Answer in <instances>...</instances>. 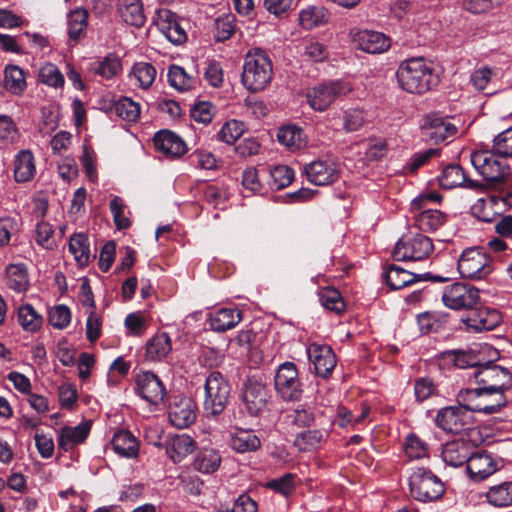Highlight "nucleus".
<instances>
[{
	"mask_svg": "<svg viewBox=\"0 0 512 512\" xmlns=\"http://www.w3.org/2000/svg\"><path fill=\"white\" fill-rule=\"evenodd\" d=\"M400 87L408 93L423 94L437 86L439 76L423 58L403 61L396 72Z\"/></svg>",
	"mask_w": 512,
	"mask_h": 512,
	"instance_id": "f257e3e1",
	"label": "nucleus"
},
{
	"mask_svg": "<svg viewBox=\"0 0 512 512\" xmlns=\"http://www.w3.org/2000/svg\"><path fill=\"white\" fill-rule=\"evenodd\" d=\"M470 159L475 170L490 185H502L511 175L507 158L500 155L493 147L491 150L474 151Z\"/></svg>",
	"mask_w": 512,
	"mask_h": 512,
	"instance_id": "f03ea898",
	"label": "nucleus"
},
{
	"mask_svg": "<svg viewBox=\"0 0 512 512\" xmlns=\"http://www.w3.org/2000/svg\"><path fill=\"white\" fill-rule=\"evenodd\" d=\"M273 77L272 63L261 49L249 52L244 61L242 83L251 92L264 90Z\"/></svg>",
	"mask_w": 512,
	"mask_h": 512,
	"instance_id": "7ed1b4c3",
	"label": "nucleus"
},
{
	"mask_svg": "<svg viewBox=\"0 0 512 512\" xmlns=\"http://www.w3.org/2000/svg\"><path fill=\"white\" fill-rule=\"evenodd\" d=\"M204 411L207 417L220 415L230 397V385L224 376L218 371H212L205 381Z\"/></svg>",
	"mask_w": 512,
	"mask_h": 512,
	"instance_id": "20e7f679",
	"label": "nucleus"
},
{
	"mask_svg": "<svg viewBox=\"0 0 512 512\" xmlns=\"http://www.w3.org/2000/svg\"><path fill=\"white\" fill-rule=\"evenodd\" d=\"M443 482L431 471L417 468L410 476V492L421 502H430L444 494Z\"/></svg>",
	"mask_w": 512,
	"mask_h": 512,
	"instance_id": "39448f33",
	"label": "nucleus"
},
{
	"mask_svg": "<svg viewBox=\"0 0 512 512\" xmlns=\"http://www.w3.org/2000/svg\"><path fill=\"white\" fill-rule=\"evenodd\" d=\"M472 376L479 386L503 395L512 388V373L492 362L481 364Z\"/></svg>",
	"mask_w": 512,
	"mask_h": 512,
	"instance_id": "423d86ee",
	"label": "nucleus"
},
{
	"mask_svg": "<svg viewBox=\"0 0 512 512\" xmlns=\"http://www.w3.org/2000/svg\"><path fill=\"white\" fill-rule=\"evenodd\" d=\"M480 300L479 290L469 284L456 282L444 288L442 301L453 310L473 309Z\"/></svg>",
	"mask_w": 512,
	"mask_h": 512,
	"instance_id": "0eeeda50",
	"label": "nucleus"
},
{
	"mask_svg": "<svg viewBox=\"0 0 512 512\" xmlns=\"http://www.w3.org/2000/svg\"><path fill=\"white\" fill-rule=\"evenodd\" d=\"M433 251V244L429 237L417 234L410 238H401L393 250L396 261H420L427 258Z\"/></svg>",
	"mask_w": 512,
	"mask_h": 512,
	"instance_id": "6e6552de",
	"label": "nucleus"
},
{
	"mask_svg": "<svg viewBox=\"0 0 512 512\" xmlns=\"http://www.w3.org/2000/svg\"><path fill=\"white\" fill-rule=\"evenodd\" d=\"M420 130L422 140L429 144H439L457 133L456 126L449 118L435 113L424 117Z\"/></svg>",
	"mask_w": 512,
	"mask_h": 512,
	"instance_id": "1a4fd4ad",
	"label": "nucleus"
},
{
	"mask_svg": "<svg viewBox=\"0 0 512 512\" xmlns=\"http://www.w3.org/2000/svg\"><path fill=\"white\" fill-rule=\"evenodd\" d=\"M274 384L277 393L285 401L298 400L302 394L298 371L292 362L280 365L275 374Z\"/></svg>",
	"mask_w": 512,
	"mask_h": 512,
	"instance_id": "9d476101",
	"label": "nucleus"
},
{
	"mask_svg": "<svg viewBox=\"0 0 512 512\" xmlns=\"http://www.w3.org/2000/svg\"><path fill=\"white\" fill-rule=\"evenodd\" d=\"M435 423L446 433L460 434L471 426L472 415L459 404L447 406L437 412Z\"/></svg>",
	"mask_w": 512,
	"mask_h": 512,
	"instance_id": "9b49d317",
	"label": "nucleus"
},
{
	"mask_svg": "<svg viewBox=\"0 0 512 512\" xmlns=\"http://www.w3.org/2000/svg\"><path fill=\"white\" fill-rule=\"evenodd\" d=\"M489 258L479 248L466 249L458 260V271L463 278L481 279L490 273Z\"/></svg>",
	"mask_w": 512,
	"mask_h": 512,
	"instance_id": "f8f14e48",
	"label": "nucleus"
},
{
	"mask_svg": "<svg viewBox=\"0 0 512 512\" xmlns=\"http://www.w3.org/2000/svg\"><path fill=\"white\" fill-rule=\"evenodd\" d=\"M351 91L349 84L335 81L329 84H319L307 92L309 105L317 111L326 110L337 97Z\"/></svg>",
	"mask_w": 512,
	"mask_h": 512,
	"instance_id": "ddd939ff",
	"label": "nucleus"
},
{
	"mask_svg": "<svg viewBox=\"0 0 512 512\" xmlns=\"http://www.w3.org/2000/svg\"><path fill=\"white\" fill-rule=\"evenodd\" d=\"M270 392L267 386L256 377H251L245 384L243 402L250 415L257 416L267 410Z\"/></svg>",
	"mask_w": 512,
	"mask_h": 512,
	"instance_id": "4468645a",
	"label": "nucleus"
},
{
	"mask_svg": "<svg viewBox=\"0 0 512 512\" xmlns=\"http://www.w3.org/2000/svg\"><path fill=\"white\" fill-rule=\"evenodd\" d=\"M136 391L144 400L153 405L161 403L165 397V388L159 377L149 371L136 376Z\"/></svg>",
	"mask_w": 512,
	"mask_h": 512,
	"instance_id": "2eb2a0df",
	"label": "nucleus"
},
{
	"mask_svg": "<svg viewBox=\"0 0 512 512\" xmlns=\"http://www.w3.org/2000/svg\"><path fill=\"white\" fill-rule=\"evenodd\" d=\"M439 185L445 189L454 187H465L476 192H483L485 185L479 181L469 179L462 167L458 164H450L446 166L441 175L438 177Z\"/></svg>",
	"mask_w": 512,
	"mask_h": 512,
	"instance_id": "dca6fc26",
	"label": "nucleus"
},
{
	"mask_svg": "<svg viewBox=\"0 0 512 512\" xmlns=\"http://www.w3.org/2000/svg\"><path fill=\"white\" fill-rule=\"evenodd\" d=\"M307 354L318 376L326 378L332 373L337 360L330 346L312 343L307 348Z\"/></svg>",
	"mask_w": 512,
	"mask_h": 512,
	"instance_id": "f3484780",
	"label": "nucleus"
},
{
	"mask_svg": "<svg viewBox=\"0 0 512 512\" xmlns=\"http://www.w3.org/2000/svg\"><path fill=\"white\" fill-rule=\"evenodd\" d=\"M304 174L314 185H329L339 177V170L331 160H316L304 166Z\"/></svg>",
	"mask_w": 512,
	"mask_h": 512,
	"instance_id": "a211bd4d",
	"label": "nucleus"
},
{
	"mask_svg": "<svg viewBox=\"0 0 512 512\" xmlns=\"http://www.w3.org/2000/svg\"><path fill=\"white\" fill-rule=\"evenodd\" d=\"M154 23L163 35L174 44H182L186 41L185 30L180 26L174 12L161 8L156 12Z\"/></svg>",
	"mask_w": 512,
	"mask_h": 512,
	"instance_id": "6ab92c4d",
	"label": "nucleus"
},
{
	"mask_svg": "<svg viewBox=\"0 0 512 512\" xmlns=\"http://www.w3.org/2000/svg\"><path fill=\"white\" fill-rule=\"evenodd\" d=\"M469 311V315L462 321L468 328L476 332L493 330L502 320L501 314L497 310L488 307L476 308L475 306Z\"/></svg>",
	"mask_w": 512,
	"mask_h": 512,
	"instance_id": "aec40b11",
	"label": "nucleus"
},
{
	"mask_svg": "<svg viewBox=\"0 0 512 512\" xmlns=\"http://www.w3.org/2000/svg\"><path fill=\"white\" fill-rule=\"evenodd\" d=\"M467 472L474 481H482L497 470V464L486 451L470 455L466 465Z\"/></svg>",
	"mask_w": 512,
	"mask_h": 512,
	"instance_id": "412c9836",
	"label": "nucleus"
},
{
	"mask_svg": "<svg viewBox=\"0 0 512 512\" xmlns=\"http://www.w3.org/2000/svg\"><path fill=\"white\" fill-rule=\"evenodd\" d=\"M196 419L195 404L187 397L175 401L169 408V420L177 428L183 429Z\"/></svg>",
	"mask_w": 512,
	"mask_h": 512,
	"instance_id": "4be33fe9",
	"label": "nucleus"
},
{
	"mask_svg": "<svg viewBox=\"0 0 512 512\" xmlns=\"http://www.w3.org/2000/svg\"><path fill=\"white\" fill-rule=\"evenodd\" d=\"M353 41L359 49L371 54L385 52L390 47V39L377 31H359L354 34Z\"/></svg>",
	"mask_w": 512,
	"mask_h": 512,
	"instance_id": "5701e85b",
	"label": "nucleus"
},
{
	"mask_svg": "<svg viewBox=\"0 0 512 512\" xmlns=\"http://www.w3.org/2000/svg\"><path fill=\"white\" fill-rule=\"evenodd\" d=\"M428 277V273L424 275L415 274L395 264L389 265L383 273L386 284L393 290L401 289L414 282L427 279Z\"/></svg>",
	"mask_w": 512,
	"mask_h": 512,
	"instance_id": "b1692460",
	"label": "nucleus"
},
{
	"mask_svg": "<svg viewBox=\"0 0 512 512\" xmlns=\"http://www.w3.org/2000/svg\"><path fill=\"white\" fill-rule=\"evenodd\" d=\"M154 145L156 149L169 157H179L186 152V144L175 133L162 130L155 134Z\"/></svg>",
	"mask_w": 512,
	"mask_h": 512,
	"instance_id": "393cba45",
	"label": "nucleus"
},
{
	"mask_svg": "<svg viewBox=\"0 0 512 512\" xmlns=\"http://www.w3.org/2000/svg\"><path fill=\"white\" fill-rule=\"evenodd\" d=\"M90 432V424L83 422L77 426H65L60 429L58 435V446L63 451L72 450L76 445L83 443Z\"/></svg>",
	"mask_w": 512,
	"mask_h": 512,
	"instance_id": "a878e982",
	"label": "nucleus"
},
{
	"mask_svg": "<svg viewBox=\"0 0 512 512\" xmlns=\"http://www.w3.org/2000/svg\"><path fill=\"white\" fill-rule=\"evenodd\" d=\"M117 11L128 25L142 27L146 21L141 0H116Z\"/></svg>",
	"mask_w": 512,
	"mask_h": 512,
	"instance_id": "bb28decb",
	"label": "nucleus"
},
{
	"mask_svg": "<svg viewBox=\"0 0 512 512\" xmlns=\"http://www.w3.org/2000/svg\"><path fill=\"white\" fill-rule=\"evenodd\" d=\"M470 457V445L463 440L447 442L442 449V458L445 463L453 467H459L468 463Z\"/></svg>",
	"mask_w": 512,
	"mask_h": 512,
	"instance_id": "cd10ccee",
	"label": "nucleus"
},
{
	"mask_svg": "<svg viewBox=\"0 0 512 512\" xmlns=\"http://www.w3.org/2000/svg\"><path fill=\"white\" fill-rule=\"evenodd\" d=\"M171 339L166 332L154 335L146 343L145 358L151 362L164 360L171 352Z\"/></svg>",
	"mask_w": 512,
	"mask_h": 512,
	"instance_id": "c85d7f7f",
	"label": "nucleus"
},
{
	"mask_svg": "<svg viewBox=\"0 0 512 512\" xmlns=\"http://www.w3.org/2000/svg\"><path fill=\"white\" fill-rule=\"evenodd\" d=\"M36 173L35 160L30 150L20 151L14 161V178L23 183L32 180Z\"/></svg>",
	"mask_w": 512,
	"mask_h": 512,
	"instance_id": "c756f323",
	"label": "nucleus"
},
{
	"mask_svg": "<svg viewBox=\"0 0 512 512\" xmlns=\"http://www.w3.org/2000/svg\"><path fill=\"white\" fill-rule=\"evenodd\" d=\"M114 451L122 457L134 458L138 456L139 443L129 431H118L112 441Z\"/></svg>",
	"mask_w": 512,
	"mask_h": 512,
	"instance_id": "7c9ffc66",
	"label": "nucleus"
},
{
	"mask_svg": "<svg viewBox=\"0 0 512 512\" xmlns=\"http://www.w3.org/2000/svg\"><path fill=\"white\" fill-rule=\"evenodd\" d=\"M447 221V215L437 209L424 208L415 215L416 226L424 232H434Z\"/></svg>",
	"mask_w": 512,
	"mask_h": 512,
	"instance_id": "2f4dec72",
	"label": "nucleus"
},
{
	"mask_svg": "<svg viewBox=\"0 0 512 512\" xmlns=\"http://www.w3.org/2000/svg\"><path fill=\"white\" fill-rule=\"evenodd\" d=\"M242 319V312L238 309H219L210 319V327L216 332H225L234 328Z\"/></svg>",
	"mask_w": 512,
	"mask_h": 512,
	"instance_id": "473e14b6",
	"label": "nucleus"
},
{
	"mask_svg": "<svg viewBox=\"0 0 512 512\" xmlns=\"http://www.w3.org/2000/svg\"><path fill=\"white\" fill-rule=\"evenodd\" d=\"M4 88L15 96H21L26 89L25 72L17 65H7L4 69Z\"/></svg>",
	"mask_w": 512,
	"mask_h": 512,
	"instance_id": "72a5a7b5",
	"label": "nucleus"
},
{
	"mask_svg": "<svg viewBox=\"0 0 512 512\" xmlns=\"http://www.w3.org/2000/svg\"><path fill=\"white\" fill-rule=\"evenodd\" d=\"M196 448L194 439L186 434L175 435L169 441L167 451L173 462H180L185 456L192 453Z\"/></svg>",
	"mask_w": 512,
	"mask_h": 512,
	"instance_id": "f704fd0d",
	"label": "nucleus"
},
{
	"mask_svg": "<svg viewBox=\"0 0 512 512\" xmlns=\"http://www.w3.org/2000/svg\"><path fill=\"white\" fill-rule=\"evenodd\" d=\"M487 502L495 507L505 508L512 505V481H505L490 487L485 493Z\"/></svg>",
	"mask_w": 512,
	"mask_h": 512,
	"instance_id": "c9c22d12",
	"label": "nucleus"
},
{
	"mask_svg": "<svg viewBox=\"0 0 512 512\" xmlns=\"http://www.w3.org/2000/svg\"><path fill=\"white\" fill-rule=\"evenodd\" d=\"M230 446L238 453L254 452L260 448L261 441L254 432L239 430L232 435Z\"/></svg>",
	"mask_w": 512,
	"mask_h": 512,
	"instance_id": "e433bc0d",
	"label": "nucleus"
},
{
	"mask_svg": "<svg viewBox=\"0 0 512 512\" xmlns=\"http://www.w3.org/2000/svg\"><path fill=\"white\" fill-rule=\"evenodd\" d=\"M6 284L16 291L24 292L29 286L28 272L24 264H9L6 267Z\"/></svg>",
	"mask_w": 512,
	"mask_h": 512,
	"instance_id": "4c0bfd02",
	"label": "nucleus"
},
{
	"mask_svg": "<svg viewBox=\"0 0 512 512\" xmlns=\"http://www.w3.org/2000/svg\"><path fill=\"white\" fill-rule=\"evenodd\" d=\"M329 16V12L324 7L312 6L300 12L299 23L304 29L311 30L326 24Z\"/></svg>",
	"mask_w": 512,
	"mask_h": 512,
	"instance_id": "58836bf2",
	"label": "nucleus"
},
{
	"mask_svg": "<svg viewBox=\"0 0 512 512\" xmlns=\"http://www.w3.org/2000/svg\"><path fill=\"white\" fill-rule=\"evenodd\" d=\"M221 464V456L215 449L200 450L194 460V468L201 473H214Z\"/></svg>",
	"mask_w": 512,
	"mask_h": 512,
	"instance_id": "ea45409f",
	"label": "nucleus"
},
{
	"mask_svg": "<svg viewBox=\"0 0 512 512\" xmlns=\"http://www.w3.org/2000/svg\"><path fill=\"white\" fill-rule=\"evenodd\" d=\"M481 390L482 387L478 385L477 388H465L461 389L456 397L457 403L466 409L468 413L479 412L481 409H485L488 406L483 405L481 402Z\"/></svg>",
	"mask_w": 512,
	"mask_h": 512,
	"instance_id": "a19ab883",
	"label": "nucleus"
},
{
	"mask_svg": "<svg viewBox=\"0 0 512 512\" xmlns=\"http://www.w3.org/2000/svg\"><path fill=\"white\" fill-rule=\"evenodd\" d=\"M88 26V11L77 8L68 14V35L71 40H78L84 36Z\"/></svg>",
	"mask_w": 512,
	"mask_h": 512,
	"instance_id": "79ce46f5",
	"label": "nucleus"
},
{
	"mask_svg": "<svg viewBox=\"0 0 512 512\" xmlns=\"http://www.w3.org/2000/svg\"><path fill=\"white\" fill-rule=\"evenodd\" d=\"M277 139L290 150L300 149L306 144L302 129L294 125L280 128L277 133Z\"/></svg>",
	"mask_w": 512,
	"mask_h": 512,
	"instance_id": "37998d69",
	"label": "nucleus"
},
{
	"mask_svg": "<svg viewBox=\"0 0 512 512\" xmlns=\"http://www.w3.org/2000/svg\"><path fill=\"white\" fill-rule=\"evenodd\" d=\"M69 251L73 254L79 265H88L90 260V249L86 235L82 233L72 235L69 240Z\"/></svg>",
	"mask_w": 512,
	"mask_h": 512,
	"instance_id": "c03bdc74",
	"label": "nucleus"
},
{
	"mask_svg": "<svg viewBox=\"0 0 512 512\" xmlns=\"http://www.w3.org/2000/svg\"><path fill=\"white\" fill-rule=\"evenodd\" d=\"M167 77L170 86L180 92L192 89L195 84V79L188 75L182 67L177 65L169 67Z\"/></svg>",
	"mask_w": 512,
	"mask_h": 512,
	"instance_id": "a18cd8bd",
	"label": "nucleus"
},
{
	"mask_svg": "<svg viewBox=\"0 0 512 512\" xmlns=\"http://www.w3.org/2000/svg\"><path fill=\"white\" fill-rule=\"evenodd\" d=\"M481 402L488 407L481 409L480 413L490 415L499 412L507 405L508 400L506 395L482 387Z\"/></svg>",
	"mask_w": 512,
	"mask_h": 512,
	"instance_id": "49530a36",
	"label": "nucleus"
},
{
	"mask_svg": "<svg viewBox=\"0 0 512 512\" xmlns=\"http://www.w3.org/2000/svg\"><path fill=\"white\" fill-rule=\"evenodd\" d=\"M130 76L138 82L139 87L147 89L155 80L156 69L150 63L138 62L133 65Z\"/></svg>",
	"mask_w": 512,
	"mask_h": 512,
	"instance_id": "de8ad7c7",
	"label": "nucleus"
},
{
	"mask_svg": "<svg viewBox=\"0 0 512 512\" xmlns=\"http://www.w3.org/2000/svg\"><path fill=\"white\" fill-rule=\"evenodd\" d=\"M18 321L26 331L35 332L41 327L43 319L31 305L26 304L18 310Z\"/></svg>",
	"mask_w": 512,
	"mask_h": 512,
	"instance_id": "09e8293b",
	"label": "nucleus"
},
{
	"mask_svg": "<svg viewBox=\"0 0 512 512\" xmlns=\"http://www.w3.org/2000/svg\"><path fill=\"white\" fill-rule=\"evenodd\" d=\"M215 39L223 42L231 38L236 32V17L233 14H225L215 20Z\"/></svg>",
	"mask_w": 512,
	"mask_h": 512,
	"instance_id": "8fccbe9b",
	"label": "nucleus"
},
{
	"mask_svg": "<svg viewBox=\"0 0 512 512\" xmlns=\"http://www.w3.org/2000/svg\"><path fill=\"white\" fill-rule=\"evenodd\" d=\"M319 299L326 309L341 313L345 309V304L339 291L334 288H324L319 292Z\"/></svg>",
	"mask_w": 512,
	"mask_h": 512,
	"instance_id": "3c124183",
	"label": "nucleus"
},
{
	"mask_svg": "<svg viewBox=\"0 0 512 512\" xmlns=\"http://www.w3.org/2000/svg\"><path fill=\"white\" fill-rule=\"evenodd\" d=\"M114 111L124 120L136 121L140 115V106L132 99L123 97L114 104Z\"/></svg>",
	"mask_w": 512,
	"mask_h": 512,
	"instance_id": "603ef678",
	"label": "nucleus"
},
{
	"mask_svg": "<svg viewBox=\"0 0 512 512\" xmlns=\"http://www.w3.org/2000/svg\"><path fill=\"white\" fill-rule=\"evenodd\" d=\"M292 421L298 427H310L315 424L317 413L314 406L308 404L299 405L290 415Z\"/></svg>",
	"mask_w": 512,
	"mask_h": 512,
	"instance_id": "864d4df0",
	"label": "nucleus"
},
{
	"mask_svg": "<svg viewBox=\"0 0 512 512\" xmlns=\"http://www.w3.org/2000/svg\"><path fill=\"white\" fill-rule=\"evenodd\" d=\"M405 453L410 459L428 457L429 446L417 435L410 434L405 441Z\"/></svg>",
	"mask_w": 512,
	"mask_h": 512,
	"instance_id": "5fc2aeb1",
	"label": "nucleus"
},
{
	"mask_svg": "<svg viewBox=\"0 0 512 512\" xmlns=\"http://www.w3.org/2000/svg\"><path fill=\"white\" fill-rule=\"evenodd\" d=\"M39 81L51 87H62L64 84V76L58 67L52 63H47L39 70Z\"/></svg>",
	"mask_w": 512,
	"mask_h": 512,
	"instance_id": "6e6d98bb",
	"label": "nucleus"
},
{
	"mask_svg": "<svg viewBox=\"0 0 512 512\" xmlns=\"http://www.w3.org/2000/svg\"><path fill=\"white\" fill-rule=\"evenodd\" d=\"M271 176V187L276 190H280L289 186L294 179L293 170L285 165H279L274 167L270 171Z\"/></svg>",
	"mask_w": 512,
	"mask_h": 512,
	"instance_id": "4d7b16f0",
	"label": "nucleus"
},
{
	"mask_svg": "<svg viewBox=\"0 0 512 512\" xmlns=\"http://www.w3.org/2000/svg\"><path fill=\"white\" fill-rule=\"evenodd\" d=\"M323 439L324 435L320 430H307L300 433L294 443L300 451H310L318 447Z\"/></svg>",
	"mask_w": 512,
	"mask_h": 512,
	"instance_id": "13d9d810",
	"label": "nucleus"
},
{
	"mask_svg": "<svg viewBox=\"0 0 512 512\" xmlns=\"http://www.w3.org/2000/svg\"><path fill=\"white\" fill-rule=\"evenodd\" d=\"M121 69L120 59L114 55L109 54L95 68V73L100 76L110 79L115 76Z\"/></svg>",
	"mask_w": 512,
	"mask_h": 512,
	"instance_id": "bf43d9fd",
	"label": "nucleus"
},
{
	"mask_svg": "<svg viewBox=\"0 0 512 512\" xmlns=\"http://www.w3.org/2000/svg\"><path fill=\"white\" fill-rule=\"evenodd\" d=\"M49 323L57 329L66 328L71 321L70 309L65 305H57L49 311Z\"/></svg>",
	"mask_w": 512,
	"mask_h": 512,
	"instance_id": "052dcab7",
	"label": "nucleus"
},
{
	"mask_svg": "<svg viewBox=\"0 0 512 512\" xmlns=\"http://www.w3.org/2000/svg\"><path fill=\"white\" fill-rule=\"evenodd\" d=\"M493 148L500 155L512 159V127L494 137Z\"/></svg>",
	"mask_w": 512,
	"mask_h": 512,
	"instance_id": "680f3d73",
	"label": "nucleus"
},
{
	"mask_svg": "<svg viewBox=\"0 0 512 512\" xmlns=\"http://www.w3.org/2000/svg\"><path fill=\"white\" fill-rule=\"evenodd\" d=\"M125 205L120 197L115 196L110 201V210L113 215L114 223L119 230L127 229L130 227L131 222L124 214Z\"/></svg>",
	"mask_w": 512,
	"mask_h": 512,
	"instance_id": "e2e57ef3",
	"label": "nucleus"
},
{
	"mask_svg": "<svg viewBox=\"0 0 512 512\" xmlns=\"http://www.w3.org/2000/svg\"><path fill=\"white\" fill-rule=\"evenodd\" d=\"M243 133V124L237 120L226 122L219 132L220 139L227 144L235 143Z\"/></svg>",
	"mask_w": 512,
	"mask_h": 512,
	"instance_id": "0e129e2a",
	"label": "nucleus"
},
{
	"mask_svg": "<svg viewBox=\"0 0 512 512\" xmlns=\"http://www.w3.org/2000/svg\"><path fill=\"white\" fill-rule=\"evenodd\" d=\"M190 113L196 122L208 124L214 116V106L210 102H199L191 108Z\"/></svg>",
	"mask_w": 512,
	"mask_h": 512,
	"instance_id": "69168bd1",
	"label": "nucleus"
},
{
	"mask_svg": "<svg viewBox=\"0 0 512 512\" xmlns=\"http://www.w3.org/2000/svg\"><path fill=\"white\" fill-rule=\"evenodd\" d=\"M451 354L453 355L455 366L459 368L473 367L476 370L481 365L478 357L471 351L454 350Z\"/></svg>",
	"mask_w": 512,
	"mask_h": 512,
	"instance_id": "338daca9",
	"label": "nucleus"
},
{
	"mask_svg": "<svg viewBox=\"0 0 512 512\" xmlns=\"http://www.w3.org/2000/svg\"><path fill=\"white\" fill-rule=\"evenodd\" d=\"M417 322L423 333L437 332L442 326V320L431 312L418 315Z\"/></svg>",
	"mask_w": 512,
	"mask_h": 512,
	"instance_id": "774afa93",
	"label": "nucleus"
}]
</instances>
